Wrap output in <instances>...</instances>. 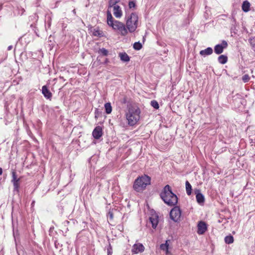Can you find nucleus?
Listing matches in <instances>:
<instances>
[{
  "label": "nucleus",
  "instance_id": "obj_36",
  "mask_svg": "<svg viewBox=\"0 0 255 255\" xmlns=\"http://www.w3.org/2000/svg\"><path fill=\"white\" fill-rule=\"evenodd\" d=\"M105 62H106V63H108V59H107V60H106Z\"/></svg>",
  "mask_w": 255,
  "mask_h": 255
},
{
  "label": "nucleus",
  "instance_id": "obj_18",
  "mask_svg": "<svg viewBox=\"0 0 255 255\" xmlns=\"http://www.w3.org/2000/svg\"><path fill=\"white\" fill-rule=\"evenodd\" d=\"M250 3L248 1L245 0L242 4V8L244 12H247L250 10Z\"/></svg>",
  "mask_w": 255,
  "mask_h": 255
},
{
  "label": "nucleus",
  "instance_id": "obj_26",
  "mask_svg": "<svg viewBox=\"0 0 255 255\" xmlns=\"http://www.w3.org/2000/svg\"><path fill=\"white\" fill-rule=\"evenodd\" d=\"M249 41L252 48L255 51V36L250 38Z\"/></svg>",
  "mask_w": 255,
  "mask_h": 255
},
{
  "label": "nucleus",
  "instance_id": "obj_7",
  "mask_svg": "<svg viewBox=\"0 0 255 255\" xmlns=\"http://www.w3.org/2000/svg\"><path fill=\"white\" fill-rule=\"evenodd\" d=\"M111 4L112 2L111 1L110 5L113 7V13L115 16L117 18L121 17L123 15V12L120 6L116 4L115 3H114L112 5Z\"/></svg>",
  "mask_w": 255,
  "mask_h": 255
},
{
  "label": "nucleus",
  "instance_id": "obj_10",
  "mask_svg": "<svg viewBox=\"0 0 255 255\" xmlns=\"http://www.w3.org/2000/svg\"><path fill=\"white\" fill-rule=\"evenodd\" d=\"M197 233L199 235H203L207 230V224L203 221H199L197 225Z\"/></svg>",
  "mask_w": 255,
  "mask_h": 255
},
{
  "label": "nucleus",
  "instance_id": "obj_35",
  "mask_svg": "<svg viewBox=\"0 0 255 255\" xmlns=\"http://www.w3.org/2000/svg\"><path fill=\"white\" fill-rule=\"evenodd\" d=\"M2 174V169L0 167V175H1Z\"/></svg>",
  "mask_w": 255,
  "mask_h": 255
},
{
  "label": "nucleus",
  "instance_id": "obj_17",
  "mask_svg": "<svg viewBox=\"0 0 255 255\" xmlns=\"http://www.w3.org/2000/svg\"><path fill=\"white\" fill-rule=\"evenodd\" d=\"M121 60L123 62H128L130 60V57L126 52H121L119 54Z\"/></svg>",
  "mask_w": 255,
  "mask_h": 255
},
{
  "label": "nucleus",
  "instance_id": "obj_28",
  "mask_svg": "<svg viewBox=\"0 0 255 255\" xmlns=\"http://www.w3.org/2000/svg\"><path fill=\"white\" fill-rule=\"evenodd\" d=\"M108 51L104 48L100 49L99 50V53L101 54L104 56L108 55Z\"/></svg>",
  "mask_w": 255,
  "mask_h": 255
},
{
  "label": "nucleus",
  "instance_id": "obj_23",
  "mask_svg": "<svg viewBox=\"0 0 255 255\" xmlns=\"http://www.w3.org/2000/svg\"><path fill=\"white\" fill-rule=\"evenodd\" d=\"M225 242L226 244H230L234 242V238L232 236H226L225 238Z\"/></svg>",
  "mask_w": 255,
  "mask_h": 255
},
{
  "label": "nucleus",
  "instance_id": "obj_9",
  "mask_svg": "<svg viewBox=\"0 0 255 255\" xmlns=\"http://www.w3.org/2000/svg\"><path fill=\"white\" fill-rule=\"evenodd\" d=\"M144 247L142 244H135L132 246L131 252L132 254H137L142 253L144 251Z\"/></svg>",
  "mask_w": 255,
  "mask_h": 255
},
{
  "label": "nucleus",
  "instance_id": "obj_22",
  "mask_svg": "<svg viewBox=\"0 0 255 255\" xmlns=\"http://www.w3.org/2000/svg\"><path fill=\"white\" fill-rule=\"evenodd\" d=\"M106 113L107 114H110L112 111V107L110 103H106L104 105Z\"/></svg>",
  "mask_w": 255,
  "mask_h": 255
},
{
  "label": "nucleus",
  "instance_id": "obj_21",
  "mask_svg": "<svg viewBox=\"0 0 255 255\" xmlns=\"http://www.w3.org/2000/svg\"><path fill=\"white\" fill-rule=\"evenodd\" d=\"M185 186L187 194L190 195L192 193V186L188 181H186L185 182Z\"/></svg>",
  "mask_w": 255,
  "mask_h": 255
},
{
  "label": "nucleus",
  "instance_id": "obj_3",
  "mask_svg": "<svg viewBox=\"0 0 255 255\" xmlns=\"http://www.w3.org/2000/svg\"><path fill=\"white\" fill-rule=\"evenodd\" d=\"M150 177L146 175L138 177L133 185V189L136 192H142L147 185L150 184Z\"/></svg>",
  "mask_w": 255,
  "mask_h": 255
},
{
  "label": "nucleus",
  "instance_id": "obj_14",
  "mask_svg": "<svg viewBox=\"0 0 255 255\" xmlns=\"http://www.w3.org/2000/svg\"><path fill=\"white\" fill-rule=\"evenodd\" d=\"M194 193L196 194V198L197 202L200 204L203 203L205 201V199L203 194L200 193V190L195 189L194 190Z\"/></svg>",
  "mask_w": 255,
  "mask_h": 255
},
{
  "label": "nucleus",
  "instance_id": "obj_15",
  "mask_svg": "<svg viewBox=\"0 0 255 255\" xmlns=\"http://www.w3.org/2000/svg\"><path fill=\"white\" fill-rule=\"evenodd\" d=\"M149 221L152 224V227L153 229H155L158 223V217L156 215H152L149 218Z\"/></svg>",
  "mask_w": 255,
  "mask_h": 255
},
{
  "label": "nucleus",
  "instance_id": "obj_11",
  "mask_svg": "<svg viewBox=\"0 0 255 255\" xmlns=\"http://www.w3.org/2000/svg\"><path fill=\"white\" fill-rule=\"evenodd\" d=\"M91 31L94 36L100 38L105 36L104 32L99 27L91 28Z\"/></svg>",
  "mask_w": 255,
  "mask_h": 255
},
{
  "label": "nucleus",
  "instance_id": "obj_31",
  "mask_svg": "<svg viewBox=\"0 0 255 255\" xmlns=\"http://www.w3.org/2000/svg\"><path fill=\"white\" fill-rule=\"evenodd\" d=\"M19 181H15V182H12L13 184L14 189L17 191H18L19 188Z\"/></svg>",
  "mask_w": 255,
  "mask_h": 255
},
{
  "label": "nucleus",
  "instance_id": "obj_29",
  "mask_svg": "<svg viewBox=\"0 0 255 255\" xmlns=\"http://www.w3.org/2000/svg\"><path fill=\"white\" fill-rule=\"evenodd\" d=\"M113 211H114L113 209L110 210L109 212H108V218L109 219V220L110 221L113 220V219H114V212H113Z\"/></svg>",
  "mask_w": 255,
  "mask_h": 255
},
{
  "label": "nucleus",
  "instance_id": "obj_4",
  "mask_svg": "<svg viewBox=\"0 0 255 255\" xmlns=\"http://www.w3.org/2000/svg\"><path fill=\"white\" fill-rule=\"evenodd\" d=\"M138 16L135 13H132L128 17L126 21V27L129 32L132 33L135 31L137 27Z\"/></svg>",
  "mask_w": 255,
  "mask_h": 255
},
{
  "label": "nucleus",
  "instance_id": "obj_1",
  "mask_svg": "<svg viewBox=\"0 0 255 255\" xmlns=\"http://www.w3.org/2000/svg\"><path fill=\"white\" fill-rule=\"evenodd\" d=\"M160 197L167 205L173 206L178 202L177 196L172 192L171 188L169 185H166L160 193Z\"/></svg>",
  "mask_w": 255,
  "mask_h": 255
},
{
  "label": "nucleus",
  "instance_id": "obj_20",
  "mask_svg": "<svg viewBox=\"0 0 255 255\" xmlns=\"http://www.w3.org/2000/svg\"><path fill=\"white\" fill-rule=\"evenodd\" d=\"M218 60L220 63L224 64L226 63L228 61V57L224 55H221L219 56Z\"/></svg>",
  "mask_w": 255,
  "mask_h": 255
},
{
  "label": "nucleus",
  "instance_id": "obj_24",
  "mask_svg": "<svg viewBox=\"0 0 255 255\" xmlns=\"http://www.w3.org/2000/svg\"><path fill=\"white\" fill-rule=\"evenodd\" d=\"M168 248L169 244H168V241H166L165 244H162L160 246V249L163 251H165Z\"/></svg>",
  "mask_w": 255,
  "mask_h": 255
},
{
  "label": "nucleus",
  "instance_id": "obj_2",
  "mask_svg": "<svg viewBox=\"0 0 255 255\" xmlns=\"http://www.w3.org/2000/svg\"><path fill=\"white\" fill-rule=\"evenodd\" d=\"M140 110L138 107H131L126 114V119L129 126L135 125L140 118Z\"/></svg>",
  "mask_w": 255,
  "mask_h": 255
},
{
  "label": "nucleus",
  "instance_id": "obj_12",
  "mask_svg": "<svg viewBox=\"0 0 255 255\" xmlns=\"http://www.w3.org/2000/svg\"><path fill=\"white\" fill-rule=\"evenodd\" d=\"M103 134L102 128L100 126L96 127L92 132V135L95 139H99Z\"/></svg>",
  "mask_w": 255,
  "mask_h": 255
},
{
  "label": "nucleus",
  "instance_id": "obj_33",
  "mask_svg": "<svg viewBox=\"0 0 255 255\" xmlns=\"http://www.w3.org/2000/svg\"><path fill=\"white\" fill-rule=\"evenodd\" d=\"M136 6L135 3L133 1H130L128 3V6L130 8H135Z\"/></svg>",
  "mask_w": 255,
  "mask_h": 255
},
{
  "label": "nucleus",
  "instance_id": "obj_27",
  "mask_svg": "<svg viewBox=\"0 0 255 255\" xmlns=\"http://www.w3.org/2000/svg\"><path fill=\"white\" fill-rule=\"evenodd\" d=\"M133 47L134 49L139 50L141 49L142 45L140 42H135L133 44Z\"/></svg>",
  "mask_w": 255,
  "mask_h": 255
},
{
  "label": "nucleus",
  "instance_id": "obj_37",
  "mask_svg": "<svg viewBox=\"0 0 255 255\" xmlns=\"http://www.w3.org/2000/svg\"><path fill=\"white\" fill-rule=\"evenodd\" d=\"M9 49H10V46L8 47V50H9Z\"/></svg>",
  "mask_w": 255,
  "mask_h": 255
},
{
  "label": "nucleus",
  "instance_id": "obj_5",
  "mask_svg": "<svg viewBox=\"0 0 255 255\" xmlns=\"http://www.w3.org/2000/svg\"><path fill=\"white\" fill-rule=\"evenodd\" d=\"M111 27L115 30L118 31L122 36H126L128 33V29L125 25L119 21H115L114 24Z\"/></svg>",
  "mask_w": 255,
  "mask_h": 255
},
{
  "label": "nucleus",
  "instance_id": "obj_19",
  "mask_svg": "<svg viewBox=\"0 0 255 255\" xmlns=\"http://www.w3.org/2000/svg\"><path fill=\"white\" fill-rule=\"evenodd\" d=\"M213 53V49L211 47H208L207 48L201 50L200 52V54L202 56H206L211 55Z\"/></svg>",
  "mask_w": 255,
  "mask_h": 255
},
{
  "label": "nucleus",
  "instance_id": "obj_8",
  "mask_svg": "<svg viewBox=\"0 0 255 255\" xmlns=\"http://www.w3.org/2000/svg\"><path fill=\"white\" fill-rule=\"evenodd\" d=\"M228 46V43L226 41L223 40L221 44H217L215 46L214 51L217 54H220L223 52L224 49Z\"/></svg>",
  "mask_w": 255,
  "mask_h": 255
},
{
  "label": "nucleus",
  "instance_id": "obj_34",
  "mask_svg": "<svg viewBox=\"0 0 255 255\" xmlns=\"http://www.w3.org/2000/svg\"><path fill=\"white\" fill-rule=\"evenodd\" d=\"M165 252L166 255L170 254V252L169 251L168 249H167V250H166Z\"/></svg>",
  "mask_w": 255,
  "mask_h": 255
},
{
  "label": "nucleus",
  "instance_id": "obj_32",
  "mask_svg": "<svg viewBox=\"0 0 255 255\" xmlns=\"http://www.w3.org/2000/svg\"><path fill=\"white\" fill-rule=\"evenodd\" d=\"M250 79L249 76L247 74L244 75L242 77V80L245 83L248 82Z\"/></svg>",
  "mask_w": 255,
  "mask_h": 255
},
{
  "label": "nucleus",
  "instance_id": "obj_13",
  "mask_svg": "<svg viewBox=\"0 0 255 255\" xmlns=\"http://www.w3.org/2000/svg\"><path fill=\"white\" fill-rule=\"evenodd\" d=\"M42 93L44 95V97L47 99L51 100L52 94L48 89L46 86H43L42 87Z\"/></svg>",
  "mask_w": 255,
  "mask_h": 255
},
{
  "label": "nucleus",
  "instance_id": "obj_30",
  "mask_svg": "<svg viewBox=\"0 0 255 255\" xmlns=\"http://www.w3.org/2000/svg\"><path fill=\"white\" fill-rule=\"evenodd\" d=\"M151 105L155 109H159V105L157 101L153 100L151 102Z\"/></svg>",
  "mask_w": 255,
  "mask_h": 255
},
{
  "label": "nucleus",
  "instance_id": "obj_25",
  "mask_svg": "<svg viewBox=\"0 0 255 255\" xmlns=\"http://www.w3.org/2000/svg\"><path fill=\"white\" fill-rule=\"evenodd\" d=\"M20 178H17L16 176V173L15 171L12 172V182L15 181H19Z\"/></svg>",
  "mask_w": 255,
  "mask_h": 255
},
{
  "label": "nucleus",
  "instance_id": "obj_6",
  "mask_svg": "<svg viewBox=\"0 0 255 255\" xmlns=\"http://www.w3.org/2000/svg\"><path fill=\"white\" fill-rule=\"evenodd\" d=\"M181 215V211L180 209L177 206L174 207L170 211V218L175 222H178L180 221Z\"/></svg>",
  "mask_w": 255,
  "mask_h": 255
},
{
  "label": "nucleus",
  "instance_id": "obj_16",
  "mask_svg": "<svg viewBox=\"0 0 255 255\" xmlns=\"http://www.w3.org/2000/svg\"><path fill=\"white\" fill-rule=\"evenodd\" d=\"M116 20L114 19L111 11L108 10L107 11V23L110 26H112L115 23Z\"/></svg>",
  "mask_w": 255,
  "mask_h": 255
}]
</instances>
